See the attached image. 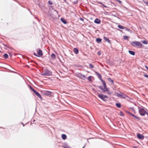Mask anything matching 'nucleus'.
<instances>
[{"label": "nucleus", "instance_id": "obj_1", "mask_svg": "<svg viewBox=\"0 0 148 148\" xmlns=\"http://www.w3.org/2000/svg\"><path fill=\"white\" fill-rule=\"evenodd\" d=\"M95 73L96 74L98 75L99 79L101 81L102 84L103 85L104 88H103V91L105 92L108 91V90L106 87V82L104 80H103L101 79V76L100 74L99 73L97 72H96Z\"/></svg>", "mask_w": 148, "mask_h": 148}, {"label": "nucleus", "instance_id": "obj_2", "mask_svg": "<svg viewBox=\"0 0 148 148\" xmlns=\"http://www.w3.org/2000/svg\"><path fill=\"white\" fill-rule=\"evenodd\" d=\"M139 112L141 116H144L145 114H147L148 116V113L144 109L142 108H139Z\"/></svg>", "mask_w": 148, "mask_h": 148}, {"label": "nucleus", "instance_id": "obj_3", "mask_svg": "<svg viewBox=\"0 0 148 148\" xmlns=\"http://www.w3.org/2000/svg\"><path fill=\"white\" fill-rule=\"evenodd\" d=\"M131 44L134 46L140 47H141L143 46L142 44L138 41L132 42L131 43Z\"/></svg>", "mask_w": 148, "mask_h": 148}, {"label": "nucleus", "instance_id": "obj_4", "mask_svg": "<svg viewBox=\"0 0 148 148\" xmlns=\"http://www.w3.org/2000/svg\"><path fill=\"white\" fill-rule=\"evenodd\" d=\"M98 96L101 99L104 101H106V100H107L108 98V97L107 96L103 94H99Z\"/></svg>", "mask_w": 148, "mask_h": 148}, {"label": "nucleus", "instance_id": "obj_5", "mask_svg": "<svg viewBox=\"0 0 148 148\" xmlns=\"http://www.w3.org/2000/svg\"><path fill=\"white\" fill-rule=\"evenodd\" d=\"M117 95L121 98L124 99L126 97H128L124 95L123 93H118Z\"/></svg>", "mask_w": 148, "mask_h": 148}, {"label": "nucleus", "instance_id": "obj_6", "mask_svg": "<svg viewBox=\"0 0 148 148\" xmlns=\"http://www.w3.org/2000/svg\"><path fill=\"white\" fill-rule=\"evenodd\" d=\"M51 73L48 70H45L44 73L42 74L43 75L45 76L51 75Z\"/></svg>", "mask_w": 148, "mask_h": 148}, {"label": "nucleus", "instance_id": "obj_7", "mask_svg": "<svg viewBox=\"0 0 148 148\" xmlns=\"http://www.w3.org/2000/svg\"><path fill=\"white\" fill-rule=\"evenodd\" d=\"M37 53L38 54L37 55L35 53H34V55L38 57H41L42 55V52L40 50H39L37 51Z\"/></svg>", "mask_w": 148, "mask_h": 148}, {"label": "nucleus", "instance_id": "obj_8", "mask_svg": "<svg viewBox=\"0 0 148 148\" xmlns=\"http://www.w3.org/2000/svg\"><path fill=\"white\" fill-rule=\"evenodd\" d=\"M137 137L140 139L143 140L144 138V136L140 134H137Z\"/></svg>", "mask_w": 148, "mask_h": 148}, {"label": "nucleus", "instance_id": "obj_9", "mask_svg": "<svg viewBox=\"0 0 148 148\" xmlns=\"http://www.w3.org/2000/svg\"><path fill=\"white\" fill-rule=\"evenodd\" d=\"M129 114H130L132 116L134 117L136 119L138 120H140V118L139 117H138L136 115L133 114L130 112H129Z\"/></svg>", "mask_w": 148, "mask_h": 148}, {"label": "nucleus", "instance_id": "obj_10", "mask_svg": "<svg viewBox=\"0 0 148 148\" xmlns=\"http://www.w3.org/2000/svg\"><path fill=\"white\" fill-rule=\"evenodd\" d=\"M94 22L97 24H99L101 23V21L99 19L96 18Z\"/></svg>", "mask_w": 148, "mask_h": 148}, {"label": "nucleus", "instance_id": "obj_11", "mask_svg": "<svg viewBox=\"0 0 148 148\" xmlns=\"http://www.w3.org/2000/svg\"><path fill=\"white\" fill-rule=\"evenodd\" d=\"M108 81L111 83V85H113L114 84L113 80L111 79V78H109L107 79Z\"/></svg>", "mask_w": 148, "mask_h": 148}, {"label": "nucleus", "instance_id": "obj_12", "mask_svg": "<svg viewBox=\"0 0 148 148\" xmlns=\"http://www.w3.org/2000/svg\"><path fill=\"white\" fill-rule=\"evenodd\" d=\"M103 38L106 41L108 42V43H110V40L107 37H103Z\"/></svg>", "mask_w": 148, "mask_h": 148}, {"label": "nucleus", "instance_id": "obj_13", "mask_svg": "<svg viewBox=\"0 0 148 148\" xmlns=\"http://www.w3.org/2000/svg\"><path fill=\"white\" fill-rule=\"evenodd\" d=\"M101 40L102 39L100 38H97L96 39V42L98 43L101 42Z\"/></svg>", "mask_w": 148, "mask_h": 148}, {"label": "nucleus", "instance_id": "obj_14", "mask_svg": "<svg viewBox=\"0 0 148 148\" xmlns=\"http://www.w3.org/2000/svg\"><path fill=\"white\" fill-rule=\"evenodd\" d=\"M56 56L54 54H52L51 55V58L52 60H54Z\"/></svg>", "mask_w": 148, "mask_h": 148}, {"label": "nucleus", "instance_id": "obj_15", "mask_svg": "<svg viewBox=\"0 0 148 148\" xmlns=\"http://www.w3.org/2000/svg\"><path fill=\"white\" fill-rule=\"evenodd\" d=\"M62 138L63 140H65L66 138V136L65 134H63L62 135Z\"/></svg>", "mask_w": 148, "mask_h": 148}, {"label": "nucleus", "instance_id": "obj_16", "mask_svg": "<svg viewBox=\"0 0 148 148\" xmlns=\"http://www.w3.org/2000/svg\"><path fill=\"white\" fill-rule=\"evenodd\" d=\"M36 95L38 97H39L40 99H42V97L41 95L39 94V93H35Z\"/></svg>", "mask_w": 148, "mask_h": 148}, {"label": "nucleus", "instance_id": "obj_17", "mask_svg": "<svg viewBox=\"0 0 148 148\" xmlns=\"http://www.w3.org/2000/svg\"><path fill=\"white\" fill-rule=\"evenodd\" d=\"M61 20L63 23H64L65 24H66V21L65 19L63 18H61Z\"/></svg>", "mask_w": 148, "mask_h": 148}, {"label": "nucleus", "instance_id": "obj_18", "mask_svg": "<svg viewBox=\"0 0 148 148\" xmlns=\"http://www.w3.org/2000/svg\"><path fill=\"white\" fill-rule=\"evenodd\" d=\"M74 52L75 54H77L78 53V50L76 48H75L74 49Z\"/></svg>", "mask_w": 148, "mask_h": 148}, {"label": "nucleus", "instance_id": "obj_19", "mask_svg": "<svg viewBox=\"0 0 148 148\" xmlns=\"http://www.w3.org/2000/svg\"><path fill=\"white\" fill-rule=\"evenodd\" d=\"M129 53L131 55H135V53L133 51H129Z\"/></svg>", "mask_w": 148, "mask_h": 148}, {"label": "nucleus", "instance_id": "obj_20", "mask_svg": "<svg viewBox=\"0 0 148 148\" xmlns=\"http://www.w3.org/2000/svg\"><path fill=\"white\" fill-rule=\"evenodd\" d=\"M116 106L118 108H120L121 107V104L120 103H116Z\"/></svg>", "mask_w": 148, "mask_h": 148}, {"label": "nucleus", "instance_id": "obj_21", "mask_svg": "<svg viewBox=\"0 0 148 148\" xmlns=\"http://www.w3.org/2000/svg\"><path fill=\"white\" fill-rule=\"evenodd\" d=\"M142 42L143 44L145 45H147L148 44L147 41L145 40H143L142 41Z\"/></svg>", "mask_w": 148, "mask_h": 148}, {"label": "nucleus", "instance_id": "obj_22", "mask_svg": "<svg viewBox=\"0 0 148 148\" xmlns=\"http://www.w3.org/2000/svg\"><path fill=\"white\" fill-rule=\"evenodd\" d=\"M118 27L121 29H124L125 28V27H123V26L121 25H119L118 26Z\"/></svg>", "mask_w": 148, "mask_h": 148}, {"label": "nucleus", "instance_id": "obj_23", "mask_svg": "<svg viewBox=\"0 0 148 148\" xmlns=\"http://www.w3.org/2000/svg\"><path fill=\"white\" fill-rule=\"evenodd\" d=\"M123 38L124 39L126 40L128 39V37L127 36H123Z\"/></svg>", "mask_w": 148, "mask_h": 148}, {"label": "nucleus", "instance_id": "obj_24", "mask_svg": "<svg viewBox=\"0 0 148 148\" xmlns=\"http://www.w3.org/2000/svg\"><path fill=\"white\" fill-rule=\"evenodd\" d=\"M4 57L5 58H7L8 57V55L7 54H5L4 55Z\"/></svg>", "mask_w": 148, "mask_h": 148}, {"label": "nucleus", "instance_id": "obj_25", "mask_svg": "<svg viewBox=\"0 0 148 148\" xmlns=\"http://www.w3.org/2000/svg\"><path fill=\"white\" fill-rule=\"evenodd\" d=\"M62 147L63 148H71L70 147L67 145L63 146Z\"/></svg>", "mask_w": 148, "mask_h": 148}, {"label": "nucleus", "instance_id": "obj_26", "mask_svg": "<svg viewBox=\"0 0 148 148\" xmlns=\"http://www.w3.org/2000/svg\"><path fill=\"white\" fill-rule=\"evenodd\" d=\"M89 67L90 68H93V66L92 64H90L89 65Z\"/></svg>", "mask_w": 148, "mask_h": 148}, {"label": "nucleus", "instance_id": "obj_27", "mask_svg": "<svg viewBox=\"0 0 148 148\" xmlns=\"http://www.w3.org/2000/svg\"><path fill=\"white\" fill-rule=\"evenodd\" d=\"M91 77H92L91 76H89V77H88V79L89 80V81H91Z\"/></svg>", "mask_w": 148, "mask_h": 148}, {"label": "nucleus", "instance_id": "obj_28", "mask_svg": "<svg viewBox=\"0 0 148 148\" xmlns=\"http://www.w3.org/2000/svg\"><path fill=\"white\" fill-rule=\"evenodd\" d=\"M125 29L126 30H127V31H130V32L131 33V31H130L127 28H125Z\"/></svg>", "mask_w": 148, "mask_h": 148}, {"label": "nucleus", "instance_id": "obj_29", "mask_svg": "<svg viewBox=\"0 0 148 148\" xmlns=\"http://www.w3.org/2000/svg\"><path fill=\"white\" fill-rule=\"evenodd\" d=\"M32 90V91L34 92H36L34 89H32L31 88Z\"/></svg>", "mask_w": 148, "mask_h": 148}, {"label": "nucleus", "instance_id": "obj_30", "mask_svg": "<svg viewBox=\"0 0 148 148\" xmlns=\"http://www.w3.org/2000/svg\"><path fill=\"white\" fill-rule=\"evenodd\" d=\"M97 54L99 55H100L101 54V52L99 51H98V52H97Z\"/></svg>", "mask_w": 148, "mask_h": 148}, {"label": "nucleus", "instance_id": "obj_31", "mask_svg": "<svg viewBox=\"0 0 148 148\" xmlns=\"http://www.w3.org/2000/svg\"><path fill=\"white\" fill-rule=\"evenodd\" d=\"M116 1H117L118 2H119V3H121V1H119V0H116Z\"/></svg>", "mask_w": 148, "mask_h": 148}, {"label": "nucleus", "instance_id": "obj_32", "mask_svg": "<svg viewBox=\"0 0 148 148\" xmlns=\"http://www.w3.org/2000/svg\"><path fill=\"white\" fill-rule=\"evenodd\" d=\"M145 3L147 6H148V2H145Z\"/></svg>", "mask_w": 148, "mask_h": 148}, {"label": "nucleus", "instance_id": "obj_33", "mask_svg": "<svg viewBox=\"0 0 148 148\" xmlns=\"http://www.w3.org/2000/svg\"><path fill=\"white\" fill-rule=\"evenodd\" d=\"M144 76L146 77L147 78H148V75H144Z\"/></svg>", "mask_w": 148, "mask_h": 148}, {"label": "nucleus", "instance_id": "obj_34", "mask_svg": "<svg viewBox=\"0 0 148 148\" xmlns=\"http://www.w3.org/2000/svg\"><path fill=\"white\" fill-rule=\"evenodd\" d=\"M46 92H51V91H46Z\"/></svg>", "mask_w": 148, "mask_h": 148}, {"label": "nucleus", "instance_id": "obj_35", "mask_svg": "<svg viewBox=\"0 0 148 148\" xmlns=\"http://www.w3.org/2000/svg\"><path fill=\"white\" fill-rule=\"evenodd\" d=\"M121 116H123L124 114L122 112H121Z\"/></svg>", "mask_w": 148, "mask_h": 148}, {"label": "nucleus", "instance_id": "obj_36", "mask_svg": "<svg viewBox=\"0 0 148 148\" xmlns=\"http://www.w3.org/2000/svg\"><path fill=\"white\" fill-rule=\"evenodd\" d=\"M145 67H146V68L148 70V67H147V66H145Z\"/></svg>", "mask_w": 148, "mask_h": 148}, {"label": "nucleus", "instance_id": "obj_37", "mask_svg": "<svg viewBox=\"0 0 148 148\" xmlns=\"http://www.w3.org/2000/svg\"><path fill=\"white\" fill-rule=\"evenodd\" d=\"M49 2L50 3V4H52L51 2H50V1H49Z\"/></svg>", "mask_w": 148, "mask_h": 148}, {"label": "nucleus", "instance_id": "obj_38", "mask_svg": "<svg viewBox=\"0 0 148 148\" xmlns=\"http://www.w3.org/2000/svg\"><path fill=\"white\" fill-rule=\"evenodd\" d=\"M80 20H81V21H83V19L82 18H80Z\"/></svg>", "mask_w": 148, "mask_h": 148}, {"label": "nucleus", "instance_id": "obj_39", "mask_svg": "<svg viewBox=\"0 0 148 148\" xmlns=\"http://www.w3.org/2000/svg\"><path fill=\"white\" fill-rule=\"evenodd\" d=\"M46 95H50V94H49H49H46Z\"/></svg>", "mask_w": 148, "mask_h": 148}, {"label": "nucleus", "instance_id": "obj_40", "mask_svg": "<svg viewBox=\"0 0 148 148\" xmlns=\"http://www.w3.org/2000/svg\"><path fill=\"white\" fill-rule=\"evenodd\" d=\"M84 146L82 148H84Z\"/></svg>", "mask_w": 148, "mask_h": 148}]
</instances>
